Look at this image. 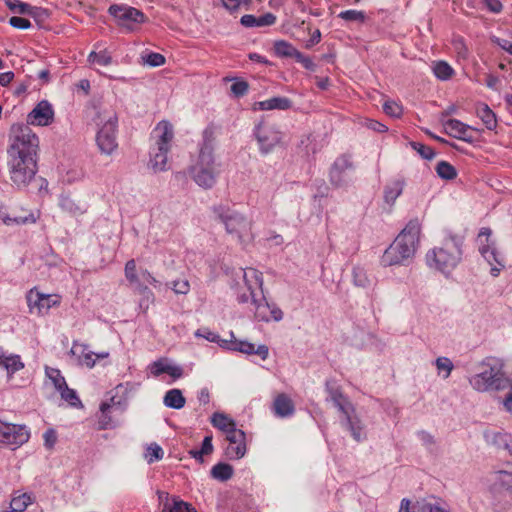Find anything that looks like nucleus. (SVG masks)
<instances>
[{
    "instance_id": "55",
    "label": "nucleus",
    "mask_w": 512,
    "mask_h": 512,
    "mask_svg": "<svg viewBox=\"0 0 512 512\" xmlns=\"http://www.w3.org/2000/svg\"><path fill=\"white\" fill-rule=\"evenodd\" d=\"M335 407L342 414V419H345L355 414V407L348 398L343 402L338 403V405Z\"/></svg>"
},
{
    "instance_id": "52",
    "label": "nucleus",
    "mask_w": 512,
    "mask_h": 512,
    "mask_svg": "<svg viewBox=\"0 0 512 512\" xmlns=\"http://www.w3.org/2000/svg\"><path fill=\"white\" fill-rule=\"evenodd\" d=\"M411 147L417 151L423 159L431 160L435 157L434 150L419 142H410Z\"/></svg>"
},
{
    "instance_id": "56",
    "label": "nucleus",
    "mask_w": 512,
    "mask_h": 512,
    "mask_svg": "<svg viewBox=\"0 0 512 512\" xmlns=\"http://www.w3.org/2000/svg\"><path fill=\"white\" fill-rule=\"evenodd\" d=\"M383 110L387 115L395 118L400 117L402 114V107L394 101H386L383 104Z\"/></svg>"
},
{
    "instance_id": "43",
    "label": "nucleus",
    "mask_w": 512,
    "mask_h": 512,
    "mask_svg": "<svg viewBox=\"0 0 512 512\" xmlns=\"http://www.w3.org/2000/svg\"><path fill=\"white\" fill-rule=\"evenodd\" d=\"M132 286L134 287L135 292L142 297L141 302H140L141 306L144 303H146L148 305L149 303L154 302V299H155L154 293L146 285H143L140 282V280L138 281V283H135Z\"/></svg>"
},
{
    "instance_id": "49",
    "label": "nucleus",
    "mask_w": 512,
    "mask_h": 512,
    "mask_svg": "<svg viewBox=\"0 0 512 512\" xmlns=\"http://www.w3.org/2000/svg\"><path fill=\"white\" fill-rule=\"evenodd\" d=\"M166 285L170 287L175 294L186 295L190 291V284L189 281L186 279L173 280L170 283H167Z\"/></svg>"
},
{
    "instance_id": "29",
    "label": "nucleus",
    "mask_w": 512,
    "mask_h": 512,
    "mask_svg": "<svg viewBox=\"0 0 512 512\" xmlns=\"http://www.w3.org/2000/svg\"><path fill=\"white\" fill-rule=\"evenodd\" d=\"M211 424L224 432L226 435L229 434L232 430L237 429L235 421L221 412H215L211 416Z\"/></svg>"
},
{
    "instance_id": "6",
    "label": "nucleus",
    "mask_w": 512,
    "mask_h": 512,
    "mask_svg": "<svg viewBox=\"0 0 512 512\" xmlns=\"http://www.w3.org/2000/svg\"><path fill=\"white\" fill-rule=\"evenodd\" d=\"M463 242L456 236L446 238L441 246L434 247L426 253V263L443 274H449L462 259Z\"/></svg>"
},
{
    "instance_id": "44",
    "label": "nucleus",
    "mask_w": 512,
    "mask_h": 512,
    "mask_svg": "<svg viewBox=\"0 0 512 512\" xmlns=\"http://www.w3.org/2000/svg\"><path fill=\"white\" fill-rule=\"evenodd\" d=\"M46 375L51 379L57 391H60L67 385L65 378L62 376L59 369L47 367Z\"/></svg>"
},
{
    "instance_id": "42",
    "label": "nucleus",
    "mask_w": 512,
    "mask_h": 512,
    "mask_svg": "<svg viewBox=\"0 0 512 512\" xmlns=\"http://www.w3.org/2000/svg\"><path fill=\"white\" fill-rule=\"evenodd\" d=\"M353 283L362 288H366L370 284V280L364 268L360 266H354L352 270Z\"/></svg>"
},
{
    "instance_id": "46",
    "label": "nucleus",
    "mask_w": 512,
    "mask_h": 512,
    "mask_svg": "<svg viewBox=\"0 0 512 512\" xmlns=\"http://www.w3.org/2000/svg\"><path fill=\"white\" fill-rule=\"evenodd\" d=\"M163 449L156 443L150 444L145 453V459L149 464L159 461L163 458Z\"/></svg>"
},
{
    "instance_id": "34",
    "label": "nucleus",
    "mask_w": 512,
    "mask_h": 512,
    "mask_svg": "<svg viewBox=\"0 0 512 512\" xmlns=\"http://www.w3.org/2000/svg\"><path fill=\"white\" fill-rule=\"evenodd\" d=\"M299 50H297L291 43L285 40H278L274 42V53L281 58H294Z\"/></svg>"
},
{
    "instance_id": "51",
    "label": "nucleus",
    "mask_w": 512,
    "mask_h": 512,
    "mask_svg": "<svg viewBox=\"0 0 512 512\" xmlns=\"http://www.w3.org/2000/svg\"><path fill=\"white\" fill-rule=\"evenodd\" d=\"M326 390L330 399L334 403V406H337L338 403H341L347 399V397L342 393L341 389L339 387L331 386L329 381L326 382Z\"/></svg>"
},
{
    "instance_id": "13",
    "label": "nucleus",
    "mask_w": 512,
    "mask_h": 512,
    "mask_svg": "<svg viewBox=\"0 0 512 512\" xmlns=\"http://www.w3.org/2000/svg\"><path fill=\"white\" fill-rule=\"evenodd\" d=\"M30 438V431L25 425L12 424L0 420V444L17 449Z\"/></svg>"
},
{
    "instance_id": "28",
    "label": "nucleus",
    "mask_w": 512,
    "mask_h": 512,
    "mask_svg": "<svg viewBox=\"0 0 512 512\" xmlns=\"http://www.w3.org/2000/svg\"><path fill=\"white\" fill-rule=\"evenodd\" d=\"M477 117L481 119L483 124L488 130H495L497 128L496 114L485 103H480L476 107Z\"/></svg>"
},
{
    "instance_id": "12",
    "label": "nucleus",
    "mask_w": 512,
    "mask_h": 512,
    "mask_svg": "<svg viewBox=\"0 0 512 512\" xmlns=\"http://www.w3.org/2000/svg\"><path fill=\"white\" fill-rule=\"evenodd\" d=\"M355 166L352 157L349 154L338 156L329 171V181L334 187L340 188L347 186L351 182V173Z\"/></svg>"
},
{
    "instance_id": "8",
    "label": "nucleus",
    "mask_w": 512,
    "mask_h": 512,
    "mask_svg": "<svg viewBox=\"0 0 512 512\" xmlns=\"http://www.w3.org/2000/svg\"><path fill=\"white\" fill-rule=\"evenodd\" d=\"M216 218L224 224L228 234L235 235L240 243L251 236L252 224L243 214L224 205L213 207Z\"/></svg>"
},
{
    "instance_id": "22",
    "label": "nucleus",
    "mask_w": 512,
    "mask_h": 512,
    "mask_svg": "<svg viewBox=\"0 0 512 512\" xmlns=\"http://www.w3.org/2000/svg\"><path fill=\"white\" fill-rule=\"evenodd\" d=\"M272 410L277 417L286 418L294 414L295 406L288 395L281 393L275 397Z\"/></svg>"
},
{
    "instance_id": "16",
    "label": "nucleus",
    "mask_w": 512,
    "mask_h": 512,
    "mask_svg": "<svg viewBox=\"0 0 512 512\" xmlns=\"http://www.w3.org/2000/svg\"><path fill=\"white\" fill-rule=\"evenodd\" d=\"M226 440L229 442L225 448V456L229 460L241 459L246 453V435L241 429L232 430L226 435Z\"/></svg>"
},
{
    "instance_id": "21",
    "label": "nucleus",
    "mask_w": 512,
    "mask_h": 512,
    "mask_svg": "<svg viewBox=\"0 0 512 512\" xmlns=\"http://www.w3.org/2000/svg\"><path fill=\"white\" fill-rule=\"evenodd\" d=\"M484 439L488 444L493 445L498 449L506 450L512 455L511 434L496 430H486L484 432Z\"/></svg>"
},
{
    "instance_id": "33",
    "label": "nucleus",
    "mask_w": 512,
    "mask_h": 512,
    "mask_svg": "<svg viewBox=\"0 0 512 512\" xmlns=\"http://www.w3.org/2000/svg\"><path fill=\"white\" fill-rule=\"evenodd\" d=\"M234 470L230 464L217 463L211 469V476L219 481L225 482L233 476Z\"/></svg>"
},
{
    "instance_id": "37",
    "label": "nucleus",
    "mask_w": 512,
    "mask_h": 512,
    "mask_svg": "<svg viewBox=\"0 0 512 512\" xmlns=\"http://www.w3.org/2000/svg\"><path fill=\"white\" fill-rule=\"evenodd\" d=\"M433 73L441 81L449 80L453 74V68L445 61H437L433 64Z\"/></svg>"
},
{
    "instance_id": "17",
    "label": "nucleus",
    "mask_w": 512,
    "mask_h": 512,
    "mask_svg": "<svg viewBox=\"0 0 512 512\" xmlns=\"http://www.w3.org/2000/svg\"><path fill=\"white\" fill-rule=\"evenodd\" d=\"M115 410H120V402H116L114 396L110 398V402L101 403L100 413L97 416L98 430L114 429L119 425V421L114 419L112 416Z\"/></svg>"
},
{
    "instance_id": "54",
    "label": "nucleus",
    "mask_w": 512,
    "mask_h": 512,
    "mask_svg": "<svg viewBox=\"0 0 512 512\" xmlns=\"http://www.w3.org/2000/svg\"><path fill=\"white\" fill-rule=\"evenodd\" d=\"M142 59L151 67H159L165 64V57L156 52H149L147 55L142 56Z\"/></svg>"
},
{
    "instance_id": "31",
    "label": "nucleus",
    "mask_w": 512,
    "mask_h": 512,
    "mask_svg": "<svg viewBox=\"0 0 512 512\" xmlns=\"http://www.w3.org/2000/svg\"><path fill=\"white\" fill-rule=\"evenodd\" d=\"M212 435H207L202 441L200 449H191L188 453L197 462L203 463V456L210 455L213 452Z\"/></svg>"
},
{
    "instance_id": "60",
    "label": "nucleus",
    "mask_w": 512,
    "mask_h": 512,
    "mask_svg": "<svg viewBox=\"0 0 512 512\" xmlns=\"http://www.w3.org/2000/svg\"><path fill=\"white\" fill-rule=\"evenodd\" d=\"M195 336L198 338H204L210 342L217 343L220 341V336L218 334L212 332L210 329L205 328V327L198 329L195 332Z\"/></svg>"
},
{
    "instance_id": "11",
    "label": "nucleus",
    "mask_w": 512,
    "mask_h": 512,
    "mask_svg": "<svg viewBox=\"0 0 512 512\" xmlns=\"http://www.w3.org/2000/svg\"><path fill=\"white\" fill-rule=\"evenodd\" d=\"M118 117L116 113L108 116L96 134V144L104 155H112L118 148L117 142Z\"/></svg>"
},
{
    "instance_id": "32",
    "label": "nucleus",
    "mask_w": 512,
    "mask_h": 512,
    "mask_svg": "<svg viewBox=\"0 0 512 512\" xmlns=\"http://www.w3.org/2000/svg\"><path fill=\"white\" fill-rule=\"evenodd\" d=\"M0 219L7 226L24 225L36 222V218L34 217L33 213H29L26 216H10L2 210H0Z\"/></svg>"
},
{
    "instance_id": "4",
    "label": "nucleus",
    "mask_w": 512,
    "mask_h": 512,
    "mask_svg": "<svg viewBox=\"0 0 512 512\" xmlns=\"http://www.w3.org/2000/svg\"><path fill=\"white\" fill-rule=\"evenodd\" d=\"M421 224L417 218L411 219L395 240L384 251L381 265L384 267L406 265L411 260L419 244Z\"/></svg>"
},
{
    "instance_id": "30",
    "label": "nucleus",
    "mask_w": 512,
    "mask_h": 512,
    "mask_svg": "<svg viewBox=\"0 0 512 512\" xmlns=\"http://www.w3.org/2000/svg\"><path fill=\"white\" fill-rule=\"evenodd\" d=\"M163 403L166 407L179 410L185 406L186 399L180 389H170L165 393Z\"/></svg>"
},
{
    "instance_id": "63",
    "label": "nucleus",
    "mask_w": 512,
    "mask_h": 512,
    "mask_svg": "<svg viewBox=\"0 0 512 512\" xmlns=\"http://www.w3.org/2000/svg\"><path fill=\"white\" fill-rule=\"evenodd\" d=\"M57 436L53 429H49L44 433V441L45 446L48 448H52L54 444L56 443Z\"/></svg>"
},
{
    "instance_id": "41",
    "label": "nucleus",
    "mask_w": 512,
    "mask_h": 512,
    "mask_svg": "<svg viewBox=\"0 0 512 512\" xmlns=\"http://www.w3.org/2000/svg\"><path fill=\"white\" fill-rule=\"evenodd\" d=\"M88 61L92 64L108 66L112 63V56L106 49L99 52L92 51L88 56Z\"/></svg>"
},
{
    "instance_id": "40",
    "label": "nucleus",
    "mask_w": 512,
    "mask_h": 512,
    "mask_svg": "<svg viewBox=\"0 0 512 512\" xmlns=\"http://www.w3.org/2000/svg\"><path fill=\"white\" fill-rule=\"evenodd\" d=\"M31 503V496L27 493H24L12 498L10 502V509L12 512H23Z\"/></svg>"
},
{
    "instance_id": "45",
    "label": "nucleus",
    "mask_w": 512,
    "mask_h": 512,
    "mask_svg": "<svg viewBox=\"0 0 512 512\" xmlns=\"http://www.w3.org/2000/svg\"><path fill=\"white\" fill-rule=\"evenodd\" d=\"M62 399L68 402L72 407H82V402L79 399L75 390L70 389L67 385L60 391Z\"/></svg>"
},
{
    "instance_id": "15",
    "label": "nucleus",
    "mask_w": 512,
    "mask_h": 512,
    "mask_svg": "<svg viewBox=\"0 0 512 512\" xmlns=\"http://www.w3.org/2000/svg\"><path fill=\"white\" fill-rule=\"evenodd\" d=\"M54 109L52 104L47 100H42L27 115V125L48 126L54 120Z\"/></svg>"
},
{
    "instance_id": "18",
    "label": "nucleus",
    "mask_w": 512,
    "mask_h": 512,
    "mask_svg": "<svg viewBox=\"0 0 512 512\" xmlns=\"http://www.w3.org/2000/svg\"><path fill=\"white\" fill-rule=\"evenodd\" d=\"M158 501L162 507L161 512H196L188 503L178 497H171L165 491H157Z\"/></svg>"
},
{
    "instance_id": "61",
    "label": "nucleus",
    "mask_w": 512,
    "mask_h": 512,
    "mask_svg": "<svg viewBox=\"0 0 512 512\" xmlns=\"http://www.w3.org/2000/svg\"><path fill=\"white\" fill-rule=\"evenodd\" d=\"M9 24L16 29L21 30H25L31 27V22L28 19L18 16L11 17L9 19Z\"/></svg>"
},
{
    "instance_id": "9",
    "label": "nucleus",
    "mask_w": 512,
    "mask_h": 512,
    "mask_svg": "<svg viewBox=\"0 0 512 512\" xmlns=\"http://www.w3.org/2000/svg\"><path fill=\"white\" fill-rule=\"evenodd\" d=\"M492 231L488 227L480 229L478 234V250L487 263L491 266L490 273L497 277L501 270L505 267L503 256L497 251L495 244L489 242Z\"/></svg>"
},
{
    "instance_id": "62",
    "label": "nucleus",
    "mask_w": 512,
    "mask_h": 512,
    "mask_svg": "<svg viewBox=\"0 0 512 512\" xmlns=\"http://www.w3.org/2000/svg\"><path fill=\"white\" fill-rule=\"evenodd\" d=\"M295 60L297 62H299L300 64H302V66L307 69V70H311L313 71L315 69V64L314 62L311 60V58H309L308 56H305L303 53H301L300 51L297 52L296 56L294 57Z\"/></svg>"
},
{
    "instance_id": "64",
    "label": "nucleus",
    "mask_w": 512,
    "mask_h": 512,
    "mask_svg": "<svg viewBox=\"0 0 512 512\" xmlns=\"http://www.w3.org/2000/svg\"><path fill=\"white\" fill-rule=\"evenodd\" d=\"M140 275L144 281L148 282L155 288L160 286V282L148 270H141Z\"/></svg>"
},
{
    "instance_id": "53",
    "label": "nucleus",
    "mask_w": 512,
    "mask_h": 512,
    "mask_svg": "<svg viewBox=\"0 0 512 512\" xmlns=\"http://www.w3.org/2000/svg\"><path fill=\"white\" fill-rule=\"evenodd\" d=\"M124 272L126 279L131 285L138 283L139 277L136 272V262L134 259L126 262Z\"/></svg>"
},
{
    "instance_id": "14",
    "label": "nucleus",
    "mask_w": 512,
    "mask_h": 512,
    "mask_svg": "<svg viewBox=\"0 0 512 512\" xmlns=\"http://www.w3.org/2000/svg\"><path fill=\"white\" fill-rule=\"evenodd\" d=\"M108 11L117 20L118 25L128 30H132L133 24H140L146 20L142 11L127 5L114 4L109 7Z\"/></svg>"
},
{
    "instance_id": "1",
    "label": "nucleus",
    "mask_w": 512,
    "mask_h": 512,
    "mask_svg": "<svg viewBox=\"0 0 512 512\" xmlns=\"http://www.w3.org/2000/svg\"><path fill=\"white\" fill-rule=\"evenodd\" d=\"M7 168L12 186L23 190L35 179L38 172L40 140L24 123H14L9 130Z\"/></svg>"
},
{
    "instance_id": "58",
    "label": "nucleus",
    "mask_w": 512,
    "mask_h": 512,
    "mask_svg": "<svg viewBox=\"0 0 512 512\" xmlns=\"http://www.w3.org/2000/svg\"><path fill=\"white\" fill-rule=\"evenodd\" d=\"M29 16H31L38 24H40L49 17V13L45 8L33 6Z\"/></svg>"
},
{
    "instance_id": "23",
    "label": "nucleus",
    "mask_w": 512,
    "mask_h": 512,
    "mask_svg": "<svg viewBox=\"0 0 512 512\" xmlns=\"http://www.w3.org/2000/svg\"><path fill=\"white\" fill-rule=\"evenodd\" d=\"M276 20L277 18L273 13L267 12L258 17L252 14L243 15L240 23L246 28L267 27L274 25Z\"/></svg>"
},
{
    "instance_id": "47",
    "label": "nucleus",
    "mask_w": 512,
    "mask_h": 512,
    "mask_svg": "<svg viewBox=\"0 0 512 512\" xmlns=\"http://www.w3.org/2000/svg\"><path fill=\"white\" fill-rule=\"evenodd\" d=\"M23 367L24 364L18 355H11L6 357L5 370L9 376H12L15 372L21 370Z\"/></svg>"
},
{
    "instance_id": "10",
    "label": "nucleus",
    "mask_w": 512,
    "mask_h": 512,
    "mask_svg": "<svg viewBox=\"0 0 512 512\" xmlns=\"http://www.w3.org/2000/svg\"><path fill=\"white\" fill-rule=\"evenodd\" d=\"M253 135L257 140L259 151L262 155H268L281 145L283 133L274 125L264 121L259 122L253 129Z\"/></svg>"
},
{
    "instance_id": "25",
    "label": "nucleus",
    "mask_w": 512,
    "mask_h": 512,
    "mask_svg": "<svg viewBox=\"0 0 512 512\" xmlns=\"http://www.w3.org/2000/svg\"><path fill=\"white\" fill-rule=\"evenodd\" d=\"M341 425L350 432L355 441L361 442L366 438L364 426L356 413L350 417L341 419Z\"/></svg>"
},
{
    "instance_id": "48",
    "label": "nucleus",
    "mask_w": 512,
    "mask_h": 512,
    "mask_svg": "<svg viewBox=\"0 0 512 512\" xmlns=\"http://www.w3.org/2000/svg\"><path fill=\"white\" fill-rule=\"evenodd\" d=\"M338 17L350 22H364L366 15L363 11L357 10H345L338 14Z\"/></svg>"
},
{
    "instance_id": "3",
    "label": "nucleus",
    "mask_w": 512,
    "mask_h": 512,
    "mask_svg": "<svg viewBox=\"0 0 512 512\" xmlns=\"http://www.w3.org/2000/svg\"><path fill=\"white\" fill-rule=\"evenodd\" d=\"M216 139L217 127L211 123L202 132V142L199 145L198 159L190 168L193 180L204 189L212 188L219 174L218 164L214 156Z\"/></svg>"
},
{
    "instance_id": "27",
    "label": "nucleus",
    "mask_w": 512,
    "mask_h": 512,
    "mask_svg": "<svg viewBox=\"0 0 512 512\" xmlns=\"http://www.w3.org/2000/svg\"><path fill=\"white\" fill-rule=\"evenodd\" d=\"M405 186L403 178H397L389 182L384 188V200L387 204L393 205L396 199L402 194Z\"/></svg>"
},
{
    "instance_id": "35",
    "label": "nucleus",
    "mask_w": 512,
    "mask_h": 512,
    "mask_svg": "<svg viewBox=\"0 0 512 512\" xmlns=\"http://www.w3.org/2000/svg\"><path fill=\"white\" fill-rule=\"evenodd\" d=\"M59 205L63 211L68 212L72 215H81L86 211V208L84 206H81L80 204L76 203L75 200H73L69 196H62Z\"/></svg>"
},
{
    "instance_id": "57",
    "label": "nucleus",
    "mask_w": 512,
    "mask_h": 512,
    "mask_svg": "<svg viewBox=\"0 0 512 512\" xmlns=\"http://www.w3.org/2000/svg\"><path fill=\"white\" fill-rule=\"evenodd\" d=\"M230 89H231V92L234 94V96L242 97L248 92L249 85L246 81L239 80V81L234 82L231 85Z\"/></svg>"
},
{
    "instance_id": "7",
    "label": "nucleus",
    "mask_w": 512,
    "mask_h": 512,
    "mask_svg": "<svg viewBox=\"0 0 512 512\" xmlns=\"http://www.w3.org/2000/svg\"><path fill=\"white\" fill-rule=\"evenodd\" d=\"M155 145L151 147L149 155V167L154 172L167 170L168 153L174 138L173 126L170 122L162 120L153 130Z\"/></svg>"
},
{
    "instance_id": "5",
    "label": "nucleus",
    "mask_w": 512,
    "mask_h": 512,
    "mask_svg": "<svg viewBox=\"0 0 512 512\" xmlns=\"http://www.w3.org/2000/svg\"><path fill=\"white\" fill-rule=\"evenodd\" d=\"M503 359L487 356L477 365V372L468 377L470 386L477 392L502 391L511 387L512 380L506 376Z\"/></svg>"
},
{
    "instance_id": "38",
    "label": "nucleus",
    "mask_w": 512,
    "mask_h": 512,
    "mask_svg": "<svg viewBox=\"0 0 512 512\" xmlns=\"http://www.w3.org/2000/svg\"><path fill=\"white\" fill-rule=\"evenodd\" d=\"M497 481L503 489L512 494V463L497 472Z\"/></svg>"
},
{
    "instance_id": "24",
    "label": "nucleus",
    "mask_w": 512,
    "mask_h": 512,
    "mask_svg": "<svg viewBox=\"0 0 512 512\" xmlns=\"http://www.w3.org/2000/svg\"><path fill=\"white\" fill-rule=\"evenodd\" d=\"M292 107V101L283 96L272 97L270 99L259 101L254 104V110H288Z\"/></svg>"
},
{
    "instance_id": "26",
    "label": "nucleus",
    "mask_w": 512,
    "mask_h": 512,
    "mask_svg": "<svg viewBox=\"0 0 512 512\" xmlns=\"http://www.w3.org/2000/svg\"><path fill=\"white\" fill-rule=\"evenodd\" d=\"M232 349L248 355L256 354L265 360L268 357L269 349L266 345H259L255 348L253 343L247 341H235L232 344Z\"/></svg>"
},
{
    "instance_id": "19",
    "label": "nucleus",
    "mask_w": 512,
    "mask_h": 512,
    "mask_svg": "<svg viewBox=\"0 0 512 512\" xmlns=\"http://www.w3.org/2000/svg\"><path fill=\"white\" fill-rule=\"evenodd\" d=\"M446 133L454 138L463 140L467 143H473L474 138L468 133L470 130L479 131L478 129L463 123L458 119H449L444 123Z\"/></svg>"
},
{
    "instance_id": "59",
    "label": "nucleus",
    "mask_w": 512,
    "mask_h": 512,
    "mask_svg": "<svg viewBox=\"0 0 512 512\" xmlns=\"http://www.w3.org/2000/svg\"><path fill=\"white\" fill-rule=\"evenodd\" d=\"M168 362L166 359H160V360H157V361H154L151 365H150V371L151 373L155 376V377H158L160 376L161 374L163 373H166V370H167V366H168Z\"/></svg>"
},
{
    "instance_id": "20",
    "label": "nucleus",
    "mask_w": 512,
    "mask_h": 512,
    "mask_svg": "<svg viewBox=\"0 0 512 512\" xmlns=\"http://www.w3.org/2000/svg\"><path fill=\"white\" fill-rule=\"evenodd\" d=\"M27 302L31 309L37 308L39 313L47 312L51 307L59 304L57 296L42 294L34 289L29 291Z\"/></svg>"
},
{
    "instance_id": "39",
    "label": "nucleus",
    "mask_w": 512,
    "mask_h": 512,
    "mask_svg": "<svg viewBox=\"0 0 512 512\" xmlns=\"http://www.w3.org/2000/svg\"><path fill=\"white\" fill-rule=\"evenodd\" d=\"M437 175L444 180H453L457 177V171L453 165L446 161H440L436 165Z\"/></svg>"
},
{
    "instance_id": "2",
    "label": "nucleus",
    "mask_w": 512,
    "mask_h": 512,
    "mask_svg": "<svg viewBox=\"0 0 512 512\" xmlns=\"http://www.w3.org/2000/svg\"><path fill=\"white\" fill-rule=\"evenodd\" d=\"M243 285L247 292L242 291V286L237 283L234 287L236 300L240 304L249 301L255 306L254 316L258 321L279 322L283 319L282 310L274 303H269L263 293V275L255 268L240 269Z\"/></svg>"
},
{
    "instance_id": "50",
    "label": "nucleus",
    "mask_w": 512,
    "mask_h": 512,
    "mask_svg": "<svg viewBox=\"0 0 512 512\" xmlns=\"http://www.w3.org/2000/svg\"><path fill=\"white\" fill-rule=\"evenodd\" d=\"M435 365L439 372L445 371V375L443 376L444 379H447L450 376L454 368L452 361L448 357L444 356L438 357L435 360Z\"/></svg>"
},
{
    "instance_id": "36",
    "label": "nucleus",
    "mask_w": 512,
    "mask_h": 512,
    "mask_svg": "<svg viewBox=\"0 0 512 512\" xmlns=\"http://www.w3.org/2000/svg\"><path fill=\"white\" fill-rule=\"evenodd\" d=\"M415 512H449L448 509L438 501L422 499L416 502Z\"/></svg>"
}]
</instances>
